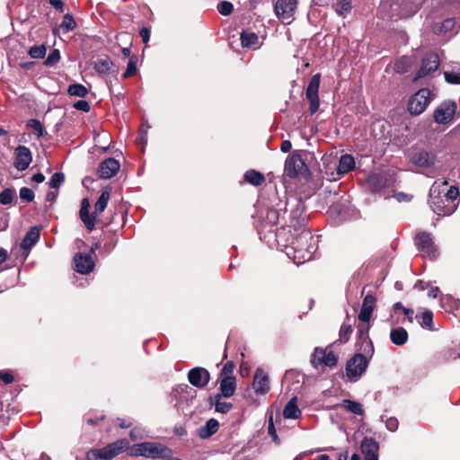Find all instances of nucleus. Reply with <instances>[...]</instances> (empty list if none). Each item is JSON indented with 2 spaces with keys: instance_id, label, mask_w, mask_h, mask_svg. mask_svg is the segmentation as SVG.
I'll list each match as a JSON object with an SVG mask.
<instances>
[{
  "instance_id": "f257e3e1",
  "label": "nucleus",
  "mask_w": 460,
  "mask_h": 460,
  "mask_svg": "<svg viewBox=\"0 0 460 460\" xmlns=\"http://www.w3.org/2000/svg\"><path fill=\"white\" fill-rule=\"evenodd\" d=\"M277 242L285 248L286 254L296 264L310 261L316 249L314 235L308 228L288 234L285 227L277 229Z\"/></svg>"
},
{
  "instance_id": "f03ea898",
  "label": "nucleus",
  "mask_w": 460,
  "mask_h": 460,
  "mask_svg": "<svg viewBox=\"0 0 460 460\" xmlns=\"http://www.w3.org/2000/svg\"><path fill=\"white\" fill-rule=\"evenodd\" d=\"M429 207L438 216L453 214L459 203L460 192L456 186H448L447 181H435L429 190Z\"/></svg>"
},
{
  "instance_id": "7ed1b4c3",
  "label": "nucleus",
  "mask_w": 460,
  "mask_h": 460,
  "mask_svg": "<svg viewBox=\"0 0 460 460\" xmlns=\"http://www.w3.org/2000/svg\"><path fill=\"white\" fill-rule=\"evenodd\" d=\"M110 199V192L103 190L94 204V211L90 214V201L87 198L81 200L79 217L88 231H93L97 222V217L107 208Z\"/></svg>"
},
{
  "instance_id": "20e7f679",
  "label": "nucleus",
  "mask_w": 460,
  "mask_h": 460,
  "mask_svg": "<svg viewBox=\"0 0 460 460\" xmlns=\"http://www.w3.org/2000/svg\"><path fill=\"white\" fill-rule=\"evenodd\" d=\"M129 447L127 438H120L102 448H93L86 453V460H111Z\"/></svg>"
},
{
  "instance_id": "39448f33",
  "label": "nucleus",
  "mask_w": 460,
  "mask_h": 460,
  "mask_svg": "<svg viewBox=\"0 0 460 460\" xmlns=\"http://www.w3.org/2000/svg\"><path fill=\"white\" fill-rule=\"evenodd\" d=\"M172 450L158 443L143 442L130 447L129 455L148 458L171 457Z\"/></svg>"
},
{
  "instance_id": "423d86ee",
  "label": "nucleus",
  "mask_w": 460,
  "mask_h": 460,
  "mask_svg": "<svg viewBox=\"0 0 460 460\" xmlns=\"http://www.w3.org/2000/svg\"><path fill=\"white\" fill-rule=\"evenodd\" d=\"M373 355L359 351L346 363V376L349 382H357L366 372Z\"/></svg>"
},
{
  "instance_id": "0eeeda50",
  "label": "nucleus",
  "mask_w": 460,
  "mask_h": 460,
  "mask_svg": "<svg viewBox=\"0 0 460 460\" xmlns=\"http://www.w3.org/2000/svg\"><path fill=\"white\" fill-rule=\"evenodd\" d=\"M434 94L428 88H421L411 96L408 102V111L411 115H420L425 111Z\"/></svg>"
},
{
  "instance_id": "6e6552de",
  "label": "nucleus",
  "mask_w": 460,
  "mask_h": 460,
  "mask_svg": "<svg viewBox=\"0 0 460 460\" xmlns=\"http://www.w3.org/2000/svg\"><path fill=\"white\" fill-rule=\"evenodd\" d=\"M307 221L305 204L302 199L296 200L294 208L290 212L289 224L284 226L288 234L301 231L305 227Z\"/></svg>"
},
{
  "instance_id": "1a4fd4ad",
  "label": "nucleus",
  "mask_w": 460,
  "mask_h": 460,
  "mask_svg": "<svg viewBox=\"0 0 460 460\" xmlns=\"http://www.w3.org/2000/svg\"><path fill=\"white\" fill-rule=\"evenodd\" d=\"M300 152L299 150L293 151L285 161L284 171L289 178L295 179L308 172V167L303 160Z\"/></svg>"
},
{
  "instance_id": "9d476101",
  "label": "nucleus",
  "mask_w": 460,
  "mask_h": 460,
  "mask_svg": "<svg viewBox=\"0 0 460 460\" xmlns=\"http://www.w3.org/2000/svg\"><path fill=\"white\" fill-rule=\"evenodd\" d=\"M456 103L452 100L443 101L433 111V119L437 124L449 125L456 112Z\"/></svg>"
},
{
  "instance_id": "9b49d317",
  "label": "nucleus",
  "mask_w": 460,
  "mask_h": 460,
  "mask_svg": "<svg viewBox=\"0 0 460 460\" xmlns=\"http://www.w3.org/2000/svg\"><path fill=\"white\" fill-rule=\"evenodd\" d=\"M414 242L418 250L421 252L424 256H428L431 260L438 256V248L429 233L420 232L417 234Z\"/></svg>"
},
{
  "instance_id": "f8f14e48",
  "label": "nucleus",
  "mask_w": 460,
  "mask_h": 460,
  "mask_svg": "<svg viewBox=\"0 0 460 460\" xmlns=\"http://www.w3.org/2000/svg\"><path fill=\"white\" fill-rule=\"evenodd\" d=\"M321 82V74L314 75L306 87L305 96L309 102V112L311 115L314 114L320 107L319 100V87Z\"/></svg>"
},
{
  "instance_id": "ddd939ff",
  "label": "nucleus",
  "mask_w": 460,
  "mask_h": 460,
  "mask_svg": "<svg viewBox=\"0 0 460 460\" xmlns=\"http://www.w3.org/2000/svg\"><path fill=\"white\" fill-rule=\"evenodd\" d=\"M297 0H277L274 11L278 18L285 24H290L294 20Z\"/></svg>"
},
{
  "instance_id": "4468645a",
  "label": "nucleus",
  "mask_w": 460,
  "mask_h": 460,
  "mask_svg": "<svg viewBox=\"0 0 460 460\" xmlns=\"http://www.w3.org/2000/svg\"><path fill=\"white\" fill-rule=\"evenodd\" d=\"M440 60L439 57L435 52H430L426 54L421 59V65L420 69L417 71L413 82L417 80L430 75L432 73L436 72L439 66Z\"/></svg>"
},
{
  "instance_id": "2eb2a0df",
  "label": "nucleus",
  "mask_w": 460,
  "mask_h": 460,
  "mask_svg": "<svg viewBox=\"0 0 460 460\" xmlns=\"http://www.w3.org/2000/svg\"><path fill=\"white\" fill-rule=\"evenodd\" d=\"M366 324L358 326V338L356 342V347L358 351H362L367 353V355H374L375 348L371 339L369 338V330L370 325L369 323H365Z\"/></svg>"
},
{
  "instance_id": "dca6fc26",
  "label": "nucleus",
  "mask_w": 460,
  "mask_h": 460,
  "mask_svg": "<svg viewBox=\"0 0 460 460\" xmlns=\"http://www.w3.org/2000/svg\"><path fill=\"white\" fill-rule=\"evenodd\" d=\"M367 182L370 191L376 193L391 186L394 180L387 172H375L368 176Z\"/></svg>"
},
{
  "instance_id": "f3484780",
  "label": "nucleus",
  "mask_w": 460,
  "mask_h": 460,
  "mask_svg": "<svg viewBox=\"0 0 460 460\" xmlns=\"http://www.w3.org/2000/svg\"><path fill=\"white\" fill-rule=\"evenodd\" d=\"M188 381L197 388H204L210 381V373L201 367H193L188 372Z\"/></svg>"
},
{
  "instance_id": "a211bd4d",
  "label": "nucleus",
  "mask_w": 460,
  "mask_h": 460,
  "mask_svg": "<svg viewBox=\"0 0 460 460\" xmlns=\"http://www.w3.org/2000/svg\"><path fill=\"white\" fill-rule=\"evenodd\" d=\"M40 236V227L32 226L26 233L25 236L20 243V248L22 250L23 261L29 256L31 249L38 243Z\"/></svg>"
},
{
  "instance_id": "6ab92c4d",
  "label": "nucleus",
  "mask_w": 460,
  "mask_h": 460,
  "mask_svg": "<svg viewBox=\"0 0 460 460\" xmlns=\"http://www.w3.org/2000/svg\"><path fill=\"white\" fill-rule=\"evenodd\" d=\"M32 161V155L29 147L18 146L14 150L13 166L18 171L26 170Z\"/></svg>"
},
{
  "instance_id": "aec40b11",
  "label": "nucleus",
  "mask_w": 460,
  "mask_h": 460,
  "mask_svg": "<svg viewBox=\"0 0 460 460\" xmlns=\"http://www.w3.org/2000/svg\"><path fill=\"white\" fill-rule=\"evenodd\" d=\"M75 270L80 274H88L94 269V261L91 254L78 252L74 256Z\"/></svg>"
},
{
  "instance_id": "412c9836",
  "label": "nucleus",
  "mask_w": 460,
  "mask_h": 460,
  "mask_svg": "<svg viewBox=\"0 0 460 460\" xmlns=\"http://www.w3.org/2000/svg\"><path fill=\"white\" fill-rule=\"evenodd\" d=\"M280 213L279 209L267 208L261 210L259 217V225L261 229L272 227L279 223Z\"/></svg>"
},
{
  "instance_id": "4be33fe9",
  "label": "nucleus",
  "mask_w": 460,
  "mask_h": 460,
  "mask_svg": "<svg viewBox=\"0 0 460 460\" xmlns=\"http://www.w3.org/2000/svg\"><path fill=\"white\" fill-rule=\"evenodd\" d=\"M120 164L114 158H107L102 161L98 168V176L101 179H111L119 170Z\"/></svg>"
},
{
  "instance_id": "5701e85b",
  "label": "nucleus",
  "mask_w": 460,
  "mask_h": 460,
  "mask_svg": "<svg viewBox=\"0 0 460 460\" xmlns=\"http://www.w3.org/2000/svg\"><path fill=\"white\" fill-rule=\"evenodd\" d=\"M376 298L373 295H367L362 302L358 320L362 323H369L375 309Z\"/></svg>"
},
{
  "instance_id": "b1692460",
  "label": "nucleus",
  "mask_w": 460,
  "mask_h": 460,
  "mask_svg": "<svg viewBox=\"0 0 460 460\" xmlns=\"http://www.w3.org/2000/svg\"><path fill=\"white\" fill-rule=\"evenodd\" d=\"M360 449L365 460H378L379 446L372 438H365L360 444Z\"/></svg>"
},
{
  "instance_id": "393cba45",
  "label": "nucleus",
  "mask_w": 460,
  "mask_h": 460,
  "mask_svg": "<svg viewBox=\"0 0 460 460\" xmlns=\"http://www.w3.org/2000/svg\"><path fill=\"white\" fill-rule=\"evenodd\" d=\"M252 385L258 394H266L270 391V381L268 375L261 368L254 374Z\"/></svg>"
},
{
  "instance_id": "a878e982",
  "label": "nucleus",
  "mask_w": 460,
  "mask_h": 460,
  "mask_svg": "<svg viewBox=\"0 0 460 460\" xmlns=\"http://www.w3.org/2000/svg\"><path fill=\"white\" fill-rule=\"evenodd\" d=\"M435 155L426 150H420L415 153L411 157V162L420 167L429 168L435 164Z\"/></svg>"
},
{
  "instance_id": "bb28decb",
  "label": "nucleus",
  "mask_w": 460,
  "mask_h": 460,
  "mask_svg": "<svg viewBox=\"0 0 460 460\" xmlns=\"http://www.w3.org/2000/svg\"><path fill=\"white\" fill-rule=\"evenodd\" d=\"M425 0H397L401 12L407 16L415 14L422 6Z\"/></svg>"
},
{
  "instance_id": "cd10ccee",
  "label": "nucleus",
  "mask_w": 460,
  "mask_h": 460,
  "mask_svg": "<svg viewBox=\"0 0 460 460\" xmlns=\"http://www.w3.org/2000/svg\"><path fill=\"white\" fill-rule=\"evenodd\" d=\"M219 379V395L224 396L225 398L232 397L236 390V379L235 377H228L226 376L224 378Z\"/></svg>"
},
{
  "instance_id": "c85d7f7f",
  "label": "nucleus",
  "mask_w": 460,
  "mask_h": 460,
  "mask_svg": "<svg viewBox=\"0 0 460 460\" xmlns=\"http://www.w3.org/2000/svg\"><path fill=\"white\" fill-rule=\"evenodd\" d=\"M240 40L243 48L256 49L260 47L258 35L251 31L243 30L240 33Z\"/></svg>"
},
{
  "instance_id": "c756f323",
  "label": "nucleus",
  "mask_w": 460,
  "mask_h": 460,
  "mask_svg": "<svg viewBox=\"0 0 460 460\" xmlns=\"http://www.w3.org/2000/svg\"><path fill=\"white\" fill-rule=\"evenodd\" d=\"M219 423L216 419H209L204 426L198 429V435L200 438L206 439L217 432Z\"/></svg>"
},
{
  "instance_id": "7c9ffc66",
  "label": "nucleus",
  "mask_w": 460,
  "mask_h": 460,
  "mask_svg": "<svg viewBox=\"0 0 460 460\" xmlns=\"http://www.w3.org/2000/svg\"><path fill=\"white\" fill-rule=\"evenodd\" d=\"M301 411L297 406V398H291L283 410L285 419L297 420L301 417Z\"/></svg>"
},
{
  "instance_id": "2f4dec72",
  "label": "nucleus",
  "mask_w": 460,
  "mask_h": 460,
  "mask_svg": "<svg viewBox=\"0 0 460 460\" xmlns=\"http://www.w3.org/2000/svg\"><path fill=\"white\" fill-rule=\"evenodd\" d=\"M355 168V160L351 155H343L341 156L339 164L337 167L338 174L343 175L348 173L349 172L354 170Z\"/></svg>"
},
{
  "instance_id": "473e14b6",
  "label": "nucleus",
  "mask_w": 460,
  "mask_h": 460,
  "mask_svg": "<svg viewBox=\"0 0 460 460\" xmlns=\"http://www.w3.org/2000/svg\"><path fill=\"white\" fill-rule=\"evenodd\" d=\"M409 335L403 327L393 328L390 332V340L393 344L402 346L408 341Z\"/></svg>"
},
{
  "instance_id": "72a5a7b5",
  "label": "nucleus",
  "mask_w": 460,
  "mask_h": 460,
  "mask_svg": "<svg viewBox=\"0 0 460 460\" xmlns=\"http://www.w3.org/2000/svg\"><path fill=\"white\" fill-rule=\"evenodd\" d=\"M222 395L219 394H214V396L209 397V402L212 405H215V410L217 412L220 413H227L232 408L233 404L227 402H222Z\"/></svg>"
},
{
  "instance_id": "f704fd0d",
  "label": "nucleus",
  "mask_w": 460,
  "mask_h": 460,
  "mask_svg": "<svg viewBox=\"0 0 460 460\" xmlns=\"http://www.w3.org/2000/svg\"><path fill=\"white\" fill-rule=\"evenodd\" d=\"M244 180L253 186H260L265 181V176L261 172L250 169L244 173Z\"/></svg>"
},
{
  "instance_id": "c9c22d12",
  "label": "nucleus",
  "mask_w": 460,
  "mask_h": 460,
  "mask_svg": "<svg viewBox=\"0 0 460 460\" xmlns=\"http://www.w3.org/2000/svg\"><path fill=\"white\" fill-rule=\"evenodd\" d=\"M111 65L112 61L108 56L100 57L94 61V69L98 74H108Z\"/></svg>"
},
{
  "instance_id": "e433bc0d",
  "label": "nucleus",
  "mask_w": 460,
  "mask_h": 460,
  "mask_svg": "<svg viewBox=\"0 0 460 460\" xmlns=\"http://www.w3.org/2000/svg\"><path fill=\"white\" fill-rule=\"evenodd\" d=\"M419 323L422 328L429 331H434L433 327V313L430 310L424 311L421 314L416 316Z\"/></svg>"
},
{
  "instance_id": "4c0bfd02",
  "label": "nucleus",
  "mask_w": 460,
  "mask_h": 460,
  "mask_svg": "<svg viewBox=\"0 0 460 460\" xmlns=\"http://www.w3.org/2000/svg\"><path fill=\"white\" fill-rule=\"evenodd\" d=\"M341 405L346 411L352 412L354 414H357L359 416L364 414V409L362 407V404L359 403L358 402L351 401L349 399H344L341 401Z\"/></svg>"
},
{
  "instance_id": "58836bf2",
  "label": "nucleus",
  "mask_w": 460,
  "mask_h": 460,
  "mask_svg": "<svg viewBox=\"0 0 460 460\" xmlns=\"http://www.w3.org/2000/svg\"><path fill=\"white\" fill-rule=\"evenodd\" d=\"M88 89L81 84H73L68 86L67 93L71 96L84 98L88 94Z\"/></svg>"
},
{
  "instance_id": "ea45409f",
  "label": "nucleus",
  "mask_w": 460,
  "mask_h": 460,
  "mask_svg": "<svg viewBox=\"0 0 460 460\" xmlns=\"http://www.w3.org/2000/svg\"><path fill=\"white\" fill-rule=\"evenodd\" d=\"M353 332V328H352V324L349 323H347V322H344L341 328H340V332H339V341H341V343H346L349 341V340L350 339V336Z\"/></svg>"
},
{
  "instance_id": "a19ab883",
  "label": "nucleus",
  "mask_w": 460,
  "mask_h": 460,
  "mask_svg": "<svg viewBox=\"0 0 460 460\" xmlns=\"http://www.w3.org/2000/svg\"><path fill=\"white\" fill-rule=\"evenodd\" d=\"M137 61H138V58L136 55H133L132 57L129 58L128 66H127V69L122 74V77L124 79L129 78L136 75L137 70Z\"/></svg>"
},
{
  "instance_id": "79ce46f5",
  "label": "nucleus",
  "mask_w": 460,
  "mask_h": 460,
  "mask_svg": "<svg viewBox=\"0 0 460 460\" xmlns=\"http://www.w3.org/2000/svg\"><path fill=\"white\" fill-rule=\"evenodd\" d=\"M76 27V22L74 17L70 13H66L63 17V21L60 24V29L64 33H67L73 31Z\"/></svg>"
},
{
  "instance_id": "37998d69",
  "label": "nucleus",
  "mask_w": 460,
  "mask_h": 460,
  "mask_svg": "<svg viewBox=\"0 0 460 460\" xmlns=\"http://www.w3.org/2000/svg\"><path fill=\"white\" fill-rule=\"evenodd\" d=\"M320 365H324L329 367H333L338 363V357L333 351L325 352L323 359H319Z\"/></svg>"
},
{
  "instance_id": "c03bdc74",
  "label": "nucleus",
  "mask_w": 460,
  "mask_h": 460,
  "mask_svg": "<svg viewBox=\"0 0 460 460\" xmlns=\"http://www.w3.org/2000/svg\"><path fill=\"white\" fill-rule=\"evenodd\" d=\"M351 8V0H336L335 10L339 15L350 12Z\"/></svg>"
},
{
  "instance_id": "a18cd8bd",
  "label": "nucleus",
  "mask_w": 460,
  "mask_h": 460,
  "mask_svg": "<svg viewBox=\"0 0 460 460\" xmlns=\"http://www.w3.org/2000/svg\"><path fill=\"white\" fill-rule=\"evenodd\" d=\"M46 51L45 45H34L30 48L28 54L31 58H42L46 55Z\"/></svg>"
},
{
  "instance_id": "49530a36",
  "label": "nucleus",
  "mask_w": 460,
  "mask_h": 460,
  "mask_svg": "<svg viewBox=\"0 0 460 460\" xmlns=\"http://www.w3.org/2000/svg\"><path fill=\"white\" fill-rule=\"evenodd\" d=\"M27 126L31 128L38 135V137H43L47 134L42 123L36 119H31L27 122Z\"/></svg>"
},
{
  "instance_id": "de8ad7c7",
  "label": "nucleus",
  "mask_w": 460,
  "mask_h": 460,
  "mask_svg": "<svg viewBox=\"0 0 460 460\" xmlns=\"http://www.w3.org/2000/svg\"><path fill=\"white\" fill-rule=\"evenodd\" d=\"M455 25H456V21L454 18H447L439 24V28L438 30L437 29H435V30H436V32L447 33V32L452 31L453 29L455 28Z\"/></svg>"
},
{
  "instance_id": "09e8293b",
  "label": "nucleus",
  "mask_w": 460,
  "mask_h": 460,
  "mask_svg": "<svg viewBox=\"0 0 460 460\" xmlns=\"http://www.w3.org/2000/svg\"><path fill=\"white\" fill-rule=\"evenodd\" d=\"M60 60V52L58 49H54L44 61V65L47 66H55Z\"/></svg>"
},
{
  "instance_id": "8fccbe9b",
  "label": "nucleus",
  "mask_w": 460,
  "mask_h": 460,
  "mask_svg": "<svg viewBox=\"0 0 460 460\" xmlns=\"http://www.w3.org/2000/svg\"><path fill=\"white\" fill-rule=\"evenodd\" d=\"M234 367L235 366L233 361H227L220 370L218 378H224L226 376L235 377L234 376Z\"/></svg>"
},
{
  "instance_id": "3c124183",
  "label": "nucleus",
  "mask_w": 460,
  "mask_h": 460,
  "mask_svg": "<svg viewBox=\"0 0 460 460\" xmlns=\"http://www.w3.org/2000/svg\"><path fill=\"white\" fill-rule=\"evenodd\" d=\"M14 193H15V190L13 189H10V188L4 189L0 193V202L3 205L11 204L13 199Z\"/></svg>"
},
{
  "instance_id": "603ef678",
  "label": "nucleus",
  "mask_w": 460,
  "mask_h": 460,
  "mask_svg": "<svg viewBox=\"0 0 460 460\" xmlns=\"http://www.w3.org/2000/svg\"><path fill=\"white\" fill-rule=\"evenodd\" d=\"M217 11L220 14L227 16L230 15L234 11V5L231 2L221 1L217 4Z\"/></svg>"
},
{
  "instance_id": "864d4df0",
  "label": "nucleus",
  "mask_w": 460,
  "mask_h": 460,
  "mask_svg": "<svg viewBox=\"0 0 460 460\" xmlns=\"http://www.w3.org/2000/svg\"><path fill=\"white\" fill-rule=\"evenodd\" d=\"M325 352H326V350L323 349V348L316 347L314 349V351L312 354L311 360H310L311 364L314 367H317L320 365L319 359H323V358L325 356Z\"/></svg>"
},
{
  "instance_id": "5fc2aeb1",
  "label": "nucleus",
  "mask_w": 460,
  "mask_h": 460,
  "mask_svg": "<svg viewBox=\"0 0 460 460\" xmlns=\"http://www.w3.org/2000/svg\"><path fill=\"white\" fill-rule=\"evenodd\" d=\"M445 81L450 84H460V72L446 71L444 72Z\"/></svg>"
},
{
  "instance_id": "6e6d98bb",
  "label": "nucleus",
  "mask_w": 460,
  "mask_h": 460,
  "mask_svg": "<svg viewBox=\"0 0 460 460\" xmlns=\"http://www.w3.org/2000/svg\"><path fill=\"white\" fill-rule=\"evenodd\" d=\"M65 181V175L63 172H55L49 184L50 188L58 189L60 187V185Z\"/></svg>"
},
{
  "instance_id": "4d7b16f0",
  "label": "nucleus",
  "mask_w": 460,
  "mask_h": 460,
  "mask_svg": "<svg viewBox=\"0 0 460 460\" xmlns=\"http://www.w3.org/2000/svg\"><path fill=\"white\" fill-rule=\"evenodd\" d=\"M19 194H20L21 199L23 201H26V202H31V201H33V199L35 198V194H34L33 190L27 187L21 188Z\"/></svg>"
},
{
  "instance_id": "13d9d810",
  "label": "nucleus",
  "mask_w": 460,
  "mask_h": 460,
  "mask_svg": "<svg viewBox=\"0 0 460 460\" xmlns=\"http://www.w3.org/2000/svg\"><path fill=\"white\" fill-rule=\"evenodd\" d=\"M268 433L272 438V440L276 444L279 443L280 439H279V438L277 435V431H276V429H275V426H274V422H273V415H272V413L269 417Z\"/></svg>"
},
{
  "instance_id": "bf43d9fd",
  "label": "nucleus",
  "mask_w": 460,
  "mask_h": 460,
  "mask_svg": "<svg viewBox=\"0 0 460 460\" xmlns=\"http://www.w3.org/2000/svg\"><path fill=\"white\" fill-rule=\"evenodd\" d=\"M73 107L77 111L89 112L91 111L90 103L85 100H79L73 104Z\"/></svg>"
},
{
  "instance_id": "052dcab7",
  "label": "nucleus",
  "mask_w": 460,
  "mask_h": 460,
  "mask_svg": "<svg viewBox=\"0 0 460 460\" xmlns=\"http://www.w3.org/2000/svg\"><path fill=\"white\" fill-rule=\"evenodd\" d=\"M0 380L6 385L12 384L14 380L13 376L10 372H0Z\"/></svg>"
},
{
  "instance_id": "680f3d73",
  "label": "nucleus",
  "mask_w": 460,
  "mask_h": 460,
  "mask_svg": "<svg viewBox=\"0 0 460 460\" xmlns=\"http://www.w3.org/2000/svg\"><path fill=\"white\" fill-rule=\"evenodd\" d=\"M398 425L399 422L395 418H389L385 422V426L390 431H395L398 429Z\"/></svg>"
},
{
  "instance_id": "e2e57ef3",
  "label": "nucleus",
  "mask_w": 460,
  "mask_h": 460,
  "mask_svg": "<svg viewBox=\"0 0 460 460\" xmlns=\"http://www.w3.org/2000/svg\"><path fill=\"white\" fill-rule=\"evenodd\" d=\"M139 35L142 38V41L144 44H147L150 38V29L147 27H143L139 31Z\"/></svg>"
},
{
  "instance_id": "0e129e2a",
  "label": "nucleus",
  "mask_w": 460,
  "mask_h": 460,
  "mask_svg": "<svg viewBox=\"0 0 460 460\" xmlns=\"http://www.w3.org/2000/svg\"><path fill=\"white\" fill-rule=\"evenodd\" d=\"M49 4L55 9H57L59 12L63 13L65 4H64V2L62 0H49Z\"/></svg>"
},
{
  "instance_id": "69168bd1",
  "label": "nucleus",
  "mask_w": 460,
  "mask_h": 460,
  "mask_svg": "<svg viewBox=\"0 0 460 460\" xmlns=\"http://www.w3.org/2000/svg\"><path fill=\"white\" fill-rule=\"evenodd\" d=\"M118 426L121 429H128L132 426V422L129 420L118 418L117 419Z\"/></svg>"
},
{
  "instance_id": "338daca9",
  "label": "nucleus",
  "mask_w": 460,
  "mask_h": 460,
  "mask_svg": "<svg viewBox=\"0 0 460 460\" xmlns=\"http://www.w3.org/2000/svg\"><path fill=\"white\" fill-rule=\"evenodd\" d=\"M291 148H292V144L289 140H284L281 142V145H280L281 152L288 153L291 150Z\"/></svg>"
},
{
  "instance_id": "774afa93",
  "label": "nucleus",
  "mask_w": 460,
  "mask_h": 460,
  "mask_svg": "<svg viewBox=\"0 0 460 460\" xmlns=\"http://www.w3.org/2000/svg\"><path fill=\"white\" fill-rule=\"evenodd\" d=\"M173 432L178 437H182L187 434V431L183 426H175L173 429Z\"/></svg>"
}]
</instances>
